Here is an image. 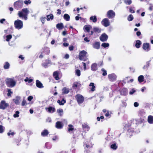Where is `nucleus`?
I'll use <instances>...</instances> for the list:
<instances>
[{"mask_svg":"<svg viewBox=\"0 0 153 153\" xmlns=\"http://www.w3.org/2000/svg\"><path fill=\"white\" fill-rule=\"evenodd\" d=\"M91 28V26L87 25H85L83 28L85 32H89L90 31V30Z\"/></svg>","mask_w":153,"mask_h":153,"instance_id":"nucleus-15","label":"nucleus"},{"mask_svg":"<svg viewBox=\"0 0 153 153\" xmlns=\"http://www.w3.org/2000/svg\"><path fill=\"white\" fill-rule=\"evenodd\" d=\"M48 111L50 113H53L55 111V108L52 107H49L47 108Z\"/></svg>","mask_w":153,"mask_h":153,"instance_id":"nucleus-23","label":"nucleus"},{"mask_svg":"<svg viewBox=\"0 0 153 153\" xmlns=\"http://www.w3.org/2000/svg\"><path fill=\"white\" fill-rule=\"evenodd\" d=\"M149 66V65L148 64H147V65H145L143 67V68L144 69H147Z\"/></svg>","mask_w":153,"mask_h":153,"instance_id":"nucleus-59","label":"nucleus"},{"mask_svg":"<svg viewBox=\"0 0 153 153\" xmlns=\"http://www.w3.org/2000/svg\"><path fill=\"white\" fill-rule=\"evenodd\" d=\"M82 63L83 64V65L84 66V71H85L86 69V64L85 63L82 62Z\"/></svg>","mask_w":153,"mask_h":153,"instance_id":"nucleus-53","label":"nucleus"},{"mask_svg":"<svg viewBox=\"0 0 153 153\" xmlns=\"http://www.w3.org/2000/svg\"><path fill=\"white\" fill-rule=\"evenodd\" d=\"M103 72L102 75L103 76H105L107 75L106 71L105 70L104 68H102L101 70Z\"/></svg>","mask_w":153,"mask_h":153,"instance_id":"nucleus-47","label":"nucleus"},{"mask_svg":"<svg viewBox=\"0 0 153 153\" xmlns=\"http://www.w3.org/2000/svg\"><path fill=\"white\" fill-rule=\"evenodd\" d=\"M5 19H3L0 20V22L1 23H3V22L5 21Z\"/></svg>","mask_w":153,"mask_h":153,"instance_id":"nucleus-60","label":"nucleus"},{"mask_svg":"<svg viewBox=\"0 0 153 153\" xmlns=\"http://www.w3.org/2000/svg\"><path fill=\"white\" fill-rule=\"evenodd\" d=\"M63 125L62 123L59 121H58L56 123V127L57 128L61 129L63 127Z\"/></svg>","mask_w":153,"mask_h":153,"instance_id":"nucleus-14","label":"nucleus"},{"mask_svg":"<svg viewBox=\"0 0 153 153\" xmlns=\"http://www.w3.org/2000/svg\"><path fill=\"white\" fill-rule=\"evenodd\" d=\"M74 48V46H70L69 47V49L70 51H72L73 50Z\"/></svg>","mask_w":153,"mask_h":153,"instance_id":"nucleus-57","label":"nucleus"},{"mask_svg":"<svg viewBox=\"0 0 153 153\" xmlns=\"http://www.w3.org/2000/svg\"><path fill=\"white\" fill-rule=\"evenodd\" d=\"M33 97L32 96H29L27 98V100L29 101H30L33 99Z\"/></svg>","mask_w":153,"mask_h":153,"instance_id":"nucleus-51","label":"nucleus"},{"mask_svg":"<svg viewBox=\"0 0 153 153\" xmlns=\"http://www.w3.org/2000/svg\"><path fill=\"white\" fill-rule=\"evenodd\" d=\"M115 15V13L112 10H110L107 12V16L109 18H113Z\"/></svg>","mask_w":153,"mask_h":153,"instance_id":"nucleus-11","label":"nucleus"},{"mask_svg":"<svg viewBox=\"0 0 153 153\" xmlns=\"http://www.w3.org/2000/svg\"><path fill=\"white\" fill-rule=\"evenodd\" d=\"M75 98L79 104L82 103L84 101V97L82 95L78 94L75 96Z\"/></svg>","mask_w":153,"mask_h":153,"instance_id":"nucleus-6","label":"nucleus"},{"mask_svg":"<svg viewBox=\"0 0 153 153\" xmlns=\"http://www.w3.org/2000/svg\"><path fill=\"white\" fill-rule=\"evenodd\" d=\"M62 94H66L69 92V88L65 87L62 88Z\"/></svg>","mask_w":153,"mask_h":153,"instance_id":"nucleus-17","label":"nucleus"},{"mask_svg":"<svg viewBox=\"0 0 153 153\" xmlns=\"http://www.w3.org/2000/svg\"><path fill=\"white\" fill-rule=\"evenodd\" d=\"M59 73L58 71H56L54 72L53 73V76L55 79L56 80H58L59 79V78L58 76Z\"/></svg>","mask_w":153,"mask_h":153,"instance_id":"nucleus-18","label":"nucleus"},{"mask_svg":"<svg viewBox=\"0 0 153 153\" xmlns=\"http://www.w3.org/2000/svg\"><path fill=\"white\" fill-rule=\"evenodd\" d=\"M80 85V84L79 83L77 82H75L74 83L73 87L74 88H76L77 87L79 86Z\"/></svg>","mask_w":153,"mask_h":153,"instance_id":"nucleus-34","label":"nucleus"},{"mask_svg":"<svg viewBox=\"0 0 153 153\" xmlns=\"http://www.w3.org/2000/svg\"><path fill=\"white\" fill-rule=\"evenodd\" d=\"M5 82L7 86L10 88L14 87L16 84V81L13 78H7Z\"/></svg>","mask_w":153,"mask_h":153,"instance_id":"nucleus-2","label":"nucleus"},{"mask_svg":"<svg viewBox=\"0 0 153 153\" xmlns=\"http://www.w3.org/2000/svg\"><path fill=\"white\" fill-rule=\"evenodd\" d=\"M6 41L7 42H9L10 39L12 38V36L11 35H8L6 36Z\"/></svg>","mask_w":153,"mask_h":153,"instance_id":"nucleus-40","label":"nucleus"},{"mask_svg":"<svg viewBox=\"0 0 153 153\" xmlns=\"http://www.w3.org/2000/svg\"><path fill=\"white\" fill-rule=\"evenodd\" d=\"M144 79V77L143 75H141L139 76L138 78L139 82L140 83L143 82Z\"/></svg>","mask_w":153,"mask_h":153,"instance_id":"nucleus-22","label":"nucleus"},{"mask_svg":"<svg viewBox=\"0 0 153 153\" xmlns=\"http://www.w3.org/2000/svg\"><path fill=\"white\" fill-rule=\"evenodd\" d=\"M143 48L146 51H148L150 49V46L149 43H144L143 44Z\"/></svg>","mask_w":153,"mask_h":153,"instance_id":"nucleus-10","label":"nucleus"},{"mask_svg":"<svg viewBox=\"0 0 153 153\" xmlns=\"http://www.w3.org/2000/svg\"><path fill=\"white\" fill-rule=\"evenodd\" d=\"M10 64L8 62H6L4 63V69H7L9 68L10 67Z\"/></svg>","mask_w":153,"mask_h":153,"instance_id":"nucleus-32","label":"nucleus"},{"mask_svg":"<svg viewBox=\"0 0 153 153\" xmlns=\"http://www.w3.org/2000/svg\"><path fill=\"white\" fill-rule=\"evenodd\" d=\"M74 129L73 126L71 125H68V131H72Z\"/></svg>","mask_w":153,"mask_h":153,"instance_id":"nucleus-41","label":"nucleus"},{"mask_svg":"<svg viewBox=\"0 0 153 153\" xmlns=\"http://www.w3.org/2000/svg\"><path fill=\"white\" fill-rule=\"evenodd\" d=\"M129 10V12L131 13H135V11L133 9V8L131 7H130Z\"/></svg>","mask_w":153,"mask_h":153,"instance_id":"nucleus-48","label":"nucleus"},{"mask_svg":"<svg viewBox=\"0 0 153 153\" xmlns=\"http://www.w3.org/2000/svg\"><path fill=\"white\" fill-rule=\"evenodd\" d=\"M97 69V65L95 63H94L91 65V69L93 71H95Z\"/></svg>","mask_w":153,"mask_h":153,"instance_id":"nucleus-19","label":"nucleus"},{"mask_svg":"<svg viewBox=\"0 0 153 153\" xmlns=\"http://www.w3.org/2000/svg\"><path fill=\"white\" fill-rule=\"evenodd\" d=\"M23 4V1L22 0H19L15 2L14 4V6L17 9L21 8Z\"/></svg>","mask_w":153,"mask_h":153,"instance_id":"nucleus-5","label":"nucleus"},{"mask_svg":"<svg viewBox=\"0 0 153 153\" xmlns=\"http://www.w3.org/2000/svg\"><path fill=\"white\" fill-rule=\"evenodd\" d=\"M20 100V97H16L15 99L13 100L15 103L16 105H19V100Z\"/></svg>","mask_w":153,"mask_h":153,"instance_id":"nucleus-28","label":"nucleus"},{"mask_svg":"<svg viewBox=\"0 0 153 153\" xmlns=\"http://www.w3.org/2000/svg\"><path fill=\"white\" fill-rule=\"evenodd\" d=\"M23 22L22 21L17 19L14 22V26L16 29L18 30L22 29L23 27Z\"/></svg>","mask_w":153,"mask_h":153,"instance_id":"nucleus-4","label":"nucleus"},{"mask_svg":"<svg viewBox=\"0 0 153 153\" xmlns=\"http://www.w3.org/2000/svg\"><path fill=\"white\" fill-rule=\"evenodd\" d=\"M4 130V127L2 125H0V133H3Z\"/></svg>","mask_w":153,"mask_h":153,"instance_id":"nucleus-46","label":"nucleus"},{"mask_svg":"<svg viewBox=\"0 0 153 153\" xmlns=\"http://www.w3.org/2000/svg\"><path fill=\"white\" fill-rule=\"evenodd\" d=\"M8 93L7 95L8 96H10L12 94H13V92L11 91V89H7Z\"/></svg>","mask_w":153,"mask_h":153,"instance_id":"nucleus-45","label":"nucleus"},{"mask_svg":"<svg viewBox=\"0 0 153 153\" xmlns=\"http://www.w3.org/2000/svg\"><path fill=\"white\" fill-rule=\"evenodd\" d=\"M141 42L139 40H137L136 41L135 47L138 48H140V45L141 44Z\"/></svg>","mask_w":153,"mask_h":153,"instance_id":"nucleus-25","label":"nucleus"},{"mask_svg":"<svg viewBox=\"0 0 153 153\" xmlns=\"http://www.w3.org/2000/svg\"><path fill=\"white\" fill-rule=\"evenodd\" d=\"M30 3L31 1L30 0L25 1H24V3L26 5H28L29 4H30Z\"/></svg>","mask_w":153,"mask_h":153,"instance_id":"nucleus-50","label":"nucleus"},{"mask_svg":"<svg viewBox=\"0 0 153 153\" xmlns=\"http://www.w3.org/2000/svg\"><path fill=\"white\" fill-rule=\"evenodd\" d=\"M124 1L125 3L128 5L132 3L131 0H124Z\"/></svg>","mask_w":153,"mask_h":153,"instance_id":"nucleus-43","label":"nucleus"},{"mask_svg":"<svg viewBox=\"0 0 153 153\" xmlns=\"http://www.w3.org/2000/svg\"><path fill=\"white\" fill-rule=\"evenodd\" d=\"M9 106L8 103L4 100H2L0 102V109H5Z\"/></svg>","mask_w":153,"mask_h":153,"instance_id":"nucleus-7","label":"nucleus"},{"mask_svg":"<svg viewBox=\"0 0 153 153\" xmlns=\"http://www.w3.org/2000/svg\"><path fill=\"white\" fill-rule=\"evenodd\" d=\"M36 86L39 88H42L43 87V85L41 82L38 80H36Z\"/></svg>","mask_w":153,"mask_h":153,"instance_id":"nucleus-16","label":"nucleus"},{"mask_svg":"<svg viewBox=\"0 0 153 153\" xmlns=\"http://www.w3.org/2000/svg\"><path fill=\"white\" fill-rule=\"evenodd\" d=\"M29 12V11L27 8H24L18 12V15L20 18L26 20L27 19V16Z\"/></svg>","mask_w":153,"mask_h":153,"instance_id":"nucleus-1","label":"nucleus"},{"mask_svg":"<svg viewBox=\"0 0 153 153\" xmlns=\"http://www.w3.org/2000/svg\"><path fill=\"white\" fill-rule=\"evenodd\" d=\"M15 134V133L14 132H11V131H10L9 132H8L7 133V134L8 136H10V135H13Z\"/></svg>","mask_w":153,"mask_h":153,"instance_id":"nucleus-49","label":"nucleus"},{"mask_svg":"<svg viewBox=\"0 0 153 153\" xmlns=\"http://www.w3.org/2000/svg\"><path fill=\"white\" fill-rule=\"evenodd\" d=\"M56 27L59 30L62 29L63 28V25L62 23H58L56 25Z\"/></svg>","mask_w":153,"mask_h":153,"instance_id":"nucleus-27","label":"nucleus"},{"mask_svg":"<svg viewBox=\"0 0 153 153\" xmlns=\"http://www.w3.org/2000/svg\"><path fill=\"white\" fill-rule=\"evenodd\" d=\"M148 122L150 124L153 123V116H149L148 117Z\"/></svg>","mask_w":153,"mask_h":153,"instance_id":"nucleus-26","label":"nucleus"},{"mask_svg":"<svg viewBox=\"0 0 153 153\" xmlns=\"http://www.w3.org/2000/svg\"><path fill=\"white\" fill-rule=\"evenodd\" d=\"M49 134L48 131L46 129H44L41 133V135L43 137L47 136Z\"/></svg>","mask_w":153,"mask_h":153,"instance_id":"nucleus-20","label":"nucleus"},{"mask_svg":"<svg viewBox=\"0 0 153 153\" xmlns=\"http://www.w3.org/2000/svg\"><path fill=\"white\" fill-rule=\"evenodd\" d=\"M45 17H42L41 19V21L43 24H44L45 22Z\"/></svg>","mask_w":153,"mask_h":153,"instance_id":"nucleus-52","label":"nucleus"},{"mask_svg":"<svg viewBox=\"0 0 153 153\" xmlns=\"http://www.w3.org/2000/svg\"><path fill=\"white\" fill-rule=\"evenodd\" d=\"M75 74L77 76H80L81 75V71L79 70L76 69L75 71Z\"/></svg>","mask_w":153,"mask_h":153,"instance_id":"nucleus-35","label":"nucleus"},{"mask_svg":"<svg viewBox=\"0 0 153 153\" xmlns=\"http://www.w3.org/2000/svg\"><path fill=\"white\" fill-rule=\"evenodd\" d=\"M141 32L140 31H138L137 32L136 34L138 36H140L141 35Z\"/></svg>","mask_w":153,"mask_h":153,"instance_id":"nucleus-61","label":"nucleus"},{"mask_svg":"<svg viewBox=\"0 0 153 153\" xmlns=\"http://www.w3.org/2000/svg\"><path fill=\"white\" fill-rule=\"evenodd\" d=\"M87 52L83 50L80 52L79 54V59L81 60L85 61L87 60Z\"/></svg>","mask_w":153,"mask_h":153,"instance_id":"nucleus-3","label":"nucleus"},{"mask_svg":"<svg viewBox=\"0 0 153 153\" xmlns=\"http://www.w3.org/2000/svg\"><path fill=\"white\" fill-rule=\"evenodd\" d=\"M133 15L131 14L129 15L127 18L128 20L129 21H132L133 20Z\"/></svg>","mask_w":153,"mask_h":153,"instance_id":"nucleus-38","label":"nucleus"},{"mask_svg":"<svg viewBox=\"0 0 153 153\" xmlns=\"http://www.w3.org/2000/svg\"><path fill=\"white\" fill-rule=\"evenodd\" d=\"M109 80L111 81H113L116 80L117 76L114 74H113L108 75Z\"/></svg>","mask_w":153,"mask_h":153,"instance_id":"nucleus-12","label":"nucleus"},{"mask_svg":"<svg viewBox=\"0 0 153 153\" xmlns=\"http://www.w3.org/2000/svg\"><path fill=\"white\" fill-rule=\"evenodd\" d=\"M82 127L83 128L85 131H88L90 129V127L87 124H82Z\"/></svg>","mask_w":153,"mask_h":153,"instance_id":"nucleus-24","label":"nucleus"},{"mask_svg":"<svg viewBox=\"0 0 153 153\" xmlns=\"http://www.w3.org/2000/svg\"><path fill=\"white\" fill-rule=\"evenodd\" d=\"M57 113L60 116H62L63 113V110L62 109H59L57 110Z\"/></svg>","mask_w":153,"mask_h":153,"instance_id":"nucleus-39","label":"nucleus"},{"mask_svg":"<svg viewBox=\"0 0 153 153\" xmlns=\"http://www.w3.org/2000/svg\"><path fill=\"white\" fill-rule=\"evenodd\" d=\"M48 64L45 62L44 63L42 64V65L45 68H46L48 67Z\"/></svg>","mask_w":153,"mask_h":153,"instance_id":"nucleus-56","label":"nucleus"},{"mask_svg":"<svg viewBox=\"0 0 153 153\" xmlns=\"http://www.w3.org/2000/svg\"><path fill=\"white\" fill-rule=\"evenodd\" d=\"M47 20L49 21L51 20H52L53 18V14H51L47 16Z\"/></svg>","mask_w":153,"mask_h":153,"instance_id":"nucleus-29","label":"nucleus"},{"mask_svg":"<svg viewBox=\"0 0 153 153\" xmlns=\"http://www.w3.org/2000/svg\"><path fill=\"white\" fill-rule=\"evenodd\" d=\"M19 111H16L15 114L13 115V117L15 118L19 117Z\"/></svg>","mask_w":153,"mask_h":153,"instance_id":"nucleus-44","label":"nucleus"},{"mask_svg":"<svg viewBox=\"0 0 153 153\" xmlns=\"http://www.w3.org/2000/svg\"><path fill=\"white\" fill-rule=\"evenodd\" d=\"M63 45L65 47L68 46V44L67 43L65 42L63 44Z\"/></svg>","mask_w":153,"mask_h":153,"instance_id":"nucleus-62","label":"nucleus"},{"mask_svg":"<svg viewBox=\"0 0 153 153\" xmlns=\"http://www.w3.org/2000/svg\"><path fill=\"white\" fill-rule=\"evenodd\" d=\"M26 101L25 100H23L22 103V105L23 106H24L26 104Z\"/></svg>","mask_w":153,"mask_h":153,"instance_id":"nucleus-54","label":"nucleus"},{"mask_svg":"<svg viewBox=\"0 0 153 153\" xmlns=\"http://www.w3.org/2000/svg\"><path fill=\"white\" fill-rule=\"evenodd\" d=\"M92 46L94 48L98 49L100 48V43L99 42H96L93 44Z\"/></svg>","mask_w":153,"mask_h":153,"instance_id":"nucleus-13","label":"nucleus"},{"mask_svg":"<svg viewBox=\"0 0 153 153\" xmlns=\"http://www.w3.org/2000/svg\"><path fill=\"white\" fill-rule=\"evenodd\" d=\"M57 13L58 14H60L61 13V10L59 9H58L57 10Z\"/></svg>","mask_w":153,"mask_h":153,"instance_id":"nucleus-64","label":"nucleus"},{"mask_svg":"<svg viewBox=\"0 0 153 153\" xmlns=\"http://www.w3.org/2000/svg\"><path fill=\"white\" fill-rule=\"evenodd\" d=\"M93 31L95 32H97L98 33H100L101 30L100 29L97 27H95L94 28Z\"/></svg>","mask_w":153,"mask_h":153,"instance_id":"nucleus-37","label":"nucleus"},{"mask_svg":"<svg viewBox=\"0 0 153 153\" xmlns=\"http://www.w3.org/2000/svg\"><path fill=\"white\" fill-rule=\"evenodd\" d=\"M108 38V36L105 33L102 34L100 37L101 41L103 42L106 41Z\"/></svg>","mask_w":153,"mask_h":153,"instance_id":"nucleus-9","label":"nucleus"},{"mask_svg":"<svg viewBox=\"0 0 153 153\" xmlns=\"http://www.w3.org/2000/svg\"><path fill=\"white\" fill-rule=\"evenodd\" d=\"M65 102L66 101L64 99H63L61 101L59 100H58L57 101V102L60 105H63Z\"/></svg>","mask_w":153,"mask_h":153,"instance_id":"nucleus-30","label":"nucleus"},{"mask_svg":"<svg viewBox=\"0 0 153 153\" xmlns=\"http://www.w3.org/2000/svg\"><path fill=\"white\" fill-rule=\"evenodd\" d=\"M139 104L138 102H135L134 103V105L135 107H137L138 106Z\"/></svg>","mask_w":153,"mask_h":153,"instance_id":"nucleus-58","label":"nucleus"},{"mask_svg":"<svg viewBox=\"0 0 153 153\" xmlns=\"http://www.w3.org/2000/svg\"><path fill=\"white\" fill-rule=\"evenodd\" d=\"M89 86L91 87L90 88L91 91H94L95 90V86L94 85V83L91 82L89 85Z\"/></svg>","mask_w":153,"mask_h":153,"instance_id":"nucleus-21","label":"nucleus"},{"mask_svg":"<svg viewBox=\"0 0 153 153\" xmlns=\"http://www.w3.org/2000/svg\"><path fill=\"white\" fill-rule=\"evenodd\" d=\"M90 19L93 22H95L97 21V18L96 16H92L90 18Z\"/></svg>","mask_w":153,"mask_h":153,"instance_id":"nucleus-33","label":"nucleus"},{"mask_svg":"<svg viewBox=\"0 0 153 153\" xmlns=\"http://www.w3.org/2000/svg\"><path fill=\"white\" fill-rule=\"evenodd\" d=\"M111 148L113 150H116L117 148V146L115 143L112 144L111 146Z\"/></svg>","mask_w":153,"mask_h":153,"instance_id":"nucleus-42","label":"nucleus"},{"mask_svg":"<svg viewBox=\"0 0 153 153\" xmlns=\"http://www.w3.org/2000/svg\"><path fill=\"white\" fill-rule=\"evenodd\" d=\"M135 91L134 90V89H132L131 91L129 92V94H132L134 93Z\"/></svg>","mask_w":153,"mask_h":153,"instance_id":"nucleus-55","label":"nucleus"},{"mask_svg":"<svg viewBox=\"0 0 153 153\" xmlns=\"http://www.w3.org/2000/svg\"><path fill=\"white\" fill-rule=\"evenodd\" d=\"M109 46V44L108 43H104L101 45V46L104 48L108 47Z\"/></svg>","mask_w":153,"mask_h":153,"instance_id":"nucleus-36","label":"nucleus"},{"mask_svg":"<svg viewBox=\"0 0 153 153\" xmlns=\"http://www.w3.org/2000/svg\"><path fill=\"white\" fill-rule=\"evenodd\" d=\"M102 24L105 27L109 26L110 23L109 20L107 18H105L102 20L101 22Z\"/></svg>","mask_w":153,"mask_h":153,"instance_id":"nucleus-8","label":"nucleus"},{"mask_svg":"<svg viewBox=\"0 0 153 153\" xmlns=\"http://www.w3.org/2000/svg\"><path fill=\"white\" fill-rule=\"evenodd\" d=\"M69 57V55L68 54H66L65 56V58L66 59H67Z\"/></svg>","mask_w":153,"mask_h":153,"instance_id":"nucleus-63","label":"nucleus"},{"mask_svg":"<svg viewBox=\"0 0 153 153\" xmlns=\"http://www.w3.org/2000/svg\"><path fill=\"white\" fill-rule=\"evenodd\" d=\"M64 18L67 21H68L70 19L69 16L67 14H65L63 16Z\"/></svg>","mask_w":153,"mask_h":153,"instance_id":"nucleus-31","label":"nucleus"}]
</instances>
